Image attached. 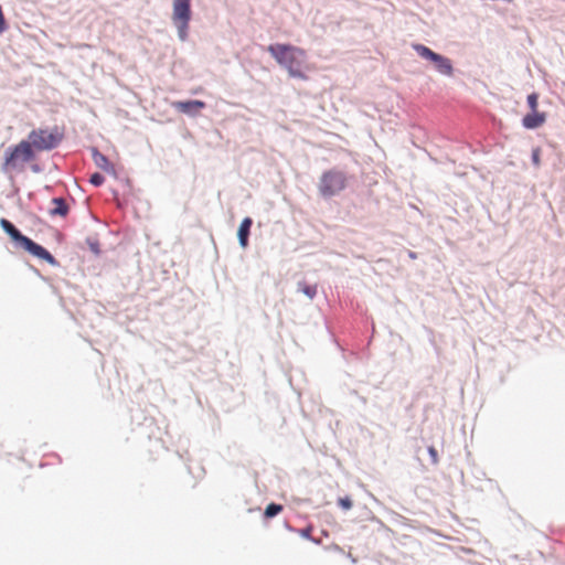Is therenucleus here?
<instances>
[{
	"label": "nucleus",
	"mask_w": 565,
	"mask_h": 565,
	"mask_svg": "<svg viewBox=\"0 0 565 565\" xmlns=\"http://www.w3.org/2000/svg\"><path fill=\"white\" fill-rule=\"evenodd\" d=\"M546 121V114L539 110L531 111L522 119V125L526 129H535L544 125Z\"/></svg>",
	"instance_id": "1a4fd4ad"
},
{
	"label": "nucleus",
	"mask_w": 565,
	"mask_h": 565,
	"mask_svg": "<svg viewBox=\"0 0 565 565\" xmlns=\"http://www.w3.org/2000/svg\"><path fill=\"white\" fill-rule=\"evenodd\" d=\"M191 20V0H173L172 21L178 29L179 38L184 41L188 36Z\"/></svg>",
	"instance_id": "39448f33"
},
{
	"label": "nucleus",
	"mask_w": 565,
	"mask_h": 565,
	"mask_svg": "<svg viewBox=\"0 0 565 565\" xmlns=\"http://www.w3.org/2000/svg\"><path fill=\"white\" fill-rule=\"evenodd\" d=\"M409 257L415 259L416 258V254L414 252H409Z\"/></svg>",
	"instance_id": "aec40b11"
},
{
	"label": "nucleus",
	"mask_w": 565,
	"mask_h": 565,
	"mask_svg": "<svg viewBox=\"0 0 565 565\" xmlns=\"http://www.w3.org/2000/svg\"><path fill=\"white\" fill-rule=\"evenodd\" d=\"M51 204H52V207L49 211L51 216L65 217L68 214V205L66 204L64 199L54 198L51 201Z\"/></svg>",
	"instance_id": "9b49d317"
},
{
	"label": "nucleus",
	"mask_w": 565,
	"mask_h": 565,
	"mask_svg": "<svg viewBox=\"0 0 565 565\" xmlns=\"http://www.w3.org/2000/svg\"><path fill=\"white\" fill-rule=\"evenodd\" d=\"M428 452H429V455H430L431 462H433L434 465H436V463L438 462V460H439V459H438V452H437V450L435 449V447H434V446H430V447H428Z\"/></svg>",
	"instance_id": "a211bd4d"
},
{
	"label": "nucleus",
	"mask_w": 565,
	"mask_h": 565,
	"mask_svg": "<svg viewBox=\"0 0 565 565\" xmlns=\"http://www.w3.org/2000/svg\"><path fill=\"white\" fill-rule=\"evenodd\" d=\"M269 54L276 62L288 71L291 77L305 79L302 66L306 62V51L290 44H270L267 47Z\"/></svg>",
	"instance_id": "f257e3e1"
},
{
	"label": "nucleus",
	"mask_w": 565,
	"mask_h": 565,
	"mask_svg": "<svg viewBox=\"0 0 565 565\" xmlns=\"http://www.w3.org/2000/svg\"><path fill=\"white\" fill-rule=\"evenodd\" d=\"M281 511H282V505L276 504V503H270L266 507L264 515H265V518L270 519V518L276 516Z\"/></svg>",
	"instance_id": "4468645a"
},
{
	"label": "nucleus",
	"mask_w": 565,
	"mask_h": 565,
	"mask_svg": "<svg viewBox=\"0 0 565 565\" xmlns=\"http://www.w3.org/2000/svg\"><path fill=\"white\" fill-rule=\"evenodd\" d=\"M252 224H253V220L250 217H245L238 227L237 236H238L239 245L243 248H246L248 245V236H249Z\"/></svg>",
	"instance_id": "9d476101"
},
{
	"label": "nucleus",
	"mask_w": 565,
	"mask_h": 565,
	"mask_svg": "<svg viewBox=\"0 0 565 565\" xmlns=\"http://www.w3.org/2000/svg\"><path fill=\"white\" fill-rule=\"evenodd\" d=\"M298 290L305 294L310 299H312L317 295V286L308 285L307 282H299Z\"/></svg>",
	"instance_id": "ddd939ff"
},
{
	"label": "nucleus",
	"mask_w": 565,
	"mask_h": 565,
	"mask_svg": "<svg viewBox=\"0 0 565 565\" xmlns=\"http://www.w3.org/2000/svg\"><path fill=\"white\" fill-rule=\"evenodd\" d=\"M526 100H527V105H529L531 111L537 110V107H539V94L537 93L530 94L527 96Z\"/></svg>",
	"instance_id": "2eb2a0df"
},
{
	"label": "nucleus",
	"mask_w": 565,
	"mask_h": 565,
	"mask_svg": "<svg viewBox=\"0 0 565 565\" xmlns=\"http://www.w3.org/2000/svg\"><path fill=\"white\" fill-rule=\"evenodd\" d=\"M341 503L343 504V507H344L345 509H349V508H350V505H351V503H350L349 499H347V500H341Z\"/></svg>",
	"instance_id": "6ab92c4d"
},
{
	"label": "nucleus",
	"mask_w": 565,
	"mask_h": 565,
	"mask_svg": "<svg viewBox=\"0 0 565 565\" xmlns=\"http://www.w3.org/2000/svg\"><path fill=\"white\" fill-rule=\"evenodd\" d=\"M93 157H94V161H95L97 167H99L100 169H103L106 172H113L114 171V167L108 161L106 156H104L103 153H100L98 151H94V156Z\"/></svg>",
	"instance_id": "f8f14e48"
},
{
	"label": "nucleus",
	"mask_w": 565,
	"mask_h": 565,
	"mask_svg": "<svg viewBox=\"0 0 565 565\" xmlns=\"http://www.w3.org/2000/svg\"><path fill=\"white\" fill-rule=\"evenodd\" d=\"M105 181V178L100 174V173H93L89 178V182L95 185V186H99L104 183Z\"/></svg>",
	"instance_id": "dca6fc26"
},
{
	"label": "nucleus",
	"mask_w": 565,
	"mask_h": 565,
	"mask_svg": "<svg viewBox=\"0 0 565 565\" xmlns=\"http://www.w3.org/2000/svg\"><path fill=\"white\" fill-rule=\"evenodd\" d=\"M35 151L28 140H21L7 149L2 169L6 171L22 168L24 163L34 160Z\"/></svg>",
	"instance_id": "20e7f679"
},
{
	"label": "nucleus",
	"mask_w": 565,
	"mask_h": 565,
	"mask_svg": "<svg viewBox=\"0 0 565 565\" xmlns=\"http://www.w3.org/2000/svg\"><path fill=\"white\" fill-rule=\"evenodd\" d=\"M540 156H541V150L539 148L534 149L532 151V161H533V164L535 167H539L540 163H541V159H540Z\"/></svg>",
	"instance_id": "f3484780"
},
{
	"label": "nucleus",
	"mask_w": 565,
	"mask_h": 565,
	"mask_svg": "<svg viewBox=\"0 0 565 565\" xmlns=\"http://www.w3.org/2000/svg\"><path fill=\"white\" fill-rule=\"evenodd\" d=\"M63 138V129L55 126L52 129H33L28 136V141L34 151H49L56 148Z\"/></svg>",
	"instance_id": "7ed1b4c3"
},
{
	"label": "nucleus",
	"mask_w": 565,
	"mask_h": 565,
	"mask_svg": "<svg viewBox=\"0 0 565 565\" xmlns=\"http://www.w3.org/2000/svg\"><path fill=\"white\" fill-rule=\"evenodd\" d=\"M172 107L178 111L184 114H195L205 107V103L202 100H186V102H173Z\"/></svg>",
	"instance_id": "6e6552de"
},
{
	"label": "nucleus",
	"mask_w": 565,
	"mask_h": 565,
	"mask_svg": "<svg viewBox=\"0 0 565 565\" xmlns=\"http://www.w3.org/2000/svg\"><path fill=\"white\" fill-rule=\"evenodd\" d=\"M413 49L417 52L419 56H422L425 60L430 61L435 68L443 75L451 76L454 73V67L451 64V61L443 56L434 51H431L429 47L423 45V44H413Z\"/></svg>",
	"instance_id": "0eeeda50"
},
{
	"label": "nucleus",
	"mask_w": 565,
	"mask_h": 565,
	"mask_svg": "<svg viewBox=\"0 0 565 565\" xmlns=\"http://www.w3.org/2000/svg\"><path fill=\"white\" fill-rule=\"evenodd\" d=\"M344 186L345 178L343 173L335 170L324 172L319 182V191L324 198L338 194Z\"/></svg>",
	"instance_id": "423d86ee"
},
{
	"label": "nucleus",
	"mask_w": 565,
	"mask_h": 565,
	"mask_svg": "<svg viewBox=\"0 0 565 565\" xmlns=\"http://www.w3.org/2000/svg\"><path fill=\"white\" fill-rule=\"evenodd\" d=\"M0 226L11 237V239L24 250L51 265H56V259L49 250L21 234V232L10 221L1 218Z\"/></svg>",
	"instance_id": "f03ea898"
}]
</instances>
